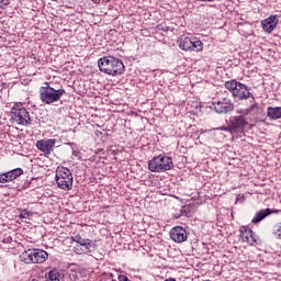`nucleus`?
<instances>
[{"label": "nucleus", "mask_w": 281, "mask_h": 281, "mask_svg": "<svg viewBox=\"0 0 281 281\" xmlns=\"http://www.w3.org/2000/svg\"><path fill=\"white\" fill-rule=\"evenodd\" d=\"M239 238L246 245H256V233L249 226H240L239 227Z\"/></svg>", "instance_id": "nucleus-12"}, {"label": "nucleus", "mask_w": 281, "mask_h": 281, "mask_svg": "<svg viewBox=\"0 0 281 281\" xmlns=\"http://www.w3.org/2000/svg\"><path fill=\"white\" fill-rule=\"evenodd\" d=\"M178 45L183 52H190V45H192L191 37L184 35L180 36L178 38Z\"/></svg>", "instance_id": "nucleus-16"}, {"label": "nucleus", "mask_w": 281, "mask_h": 281, "mask_svg": "<svg viewBox=\"0 0 281 281\" xmlns=\"http://www.w3.org/2000/svg\"><path fill=\"white\" fill-rule=\"evenodd\" d=\"M56 183L60 190L69 192L74 188V175L67 167L59 166L56 169Z\"/></svg>", "instance_id": "nucleus-4"}, {"label": "nucleus", "mask_w": 281, "mask_h": 281, "mask_svg": "<svg viewBox=\"0 0 281 281\" xmlns=\"http://www.w3.org/2000/svg\"><path fill=\"white\" fill-rule=\"evenodd\" d=\"M268 117H270V120H280L281 119V106L268 108Z\"/></svg>", "instance_id": "nucleus-18"}, {"label": "nucleus", "mask_w": 281, "mask_h": 281, "mask_svg": "<svg viewBox=\"0 0 281 281\" xmlns=\"http://www.w3.org/2000/svg\"><path fill=\"white\" fill-rule=\"evenodd\" d=\"M12 120L20 124L21 126H30L32 124V119L30 117V112L23 106V103H14L11 108Z\"/></svg>", "instance_id": "nucleus-7"}, {"label": "nucleus", "mask_w": 281, "mask_h": 281, "mask_svg": "<svg viewBox=\"0 0 281 281\" xmlns=\"http://www.w3.org/2000/svg\"><path fill=\"white\" fill-rule=\"evenodd\" d=\"M12 180L9 171L0 175V188H3V183H10Z\"/></svg>", "instance_id": "nucleus-20"}, {"label": "nucleus", "mask_w": 281, "mask_h": 281, "mask_svg": "<svg viewBox=\"0 0 281 281\" xmlns=\"http://www.w3.org/2000/svg\"><path fill=\"white\" fill-rule=\"evenodd\" d=\"M175 168V162L172 158L168 156H156L148 162V169L150 172H167V170H172Z\"/></svg>", "instance_id": "nucleus-5"}, {"label": "nucleus", "mask_w": 281, "mask_h": 281, "mask_svg": "<svg viewBox=\"0 0 281 281\" xmlns=\"http://www.w3.org/2000/svg\"><path fill=\"white\" fill-rule=\"evenodd\" d=\"M46 281H60V272L58 270H50Z\"/></svg>", "instance_id": "nucleus-19"}, {"label": "nucleus", "mask_w": 281, "mask_h": 281, "mask_svg": "<svg viewBox=\"0 0 281 281\" xmlns=\"http://www.w3.org/2000/svg\"><path fill=\"white\" fill-rule=\"evenodd\" d=\"M65 89H54L49 82H44V86L40 87V100L43 104L52 105L56 102H60V98L65 95Z\"/></svg>", "instance_id": "nucleus-2"}, {"label": "nucleus", "mask_w": 281, "mask_h": 281, "mask_svg": "<svg viewBox=\"0 0 281 281\" xmlns=\"http://www.w3.org/2000/svg\"><path fill=\"white\" fill-rule=\"evenodd\" d=\"M4 5H8V3H5L4 0H0V9H3Z\"/></svg>", "instance_id": "nucleus-25"}, {"label": "nucleus", "mask_w": 281, "mask_h": 281, "mask_svg": "<svg viewBox=\"0 0 281 281\" xmlns=\"http://www.w3.org/2000/svg\"><path fill=\"white\" fill-rule=\"evenodd\" d=\"M200 1H203V2H212L214 0H200Z\"/></svg>", "instance_id": "nucleus-28"}, {"label": "nucleus", "mask_w": 281, "mask_h": 281, "mask_svg": "<svg viewBox=\"0 0 281 281\" xmlns=\"http://www.w3.org/2000/svg\"><path fill=\"white\" fill-rule=\"evenodd\" d=\"M214 109L216 113H229V111H234V103L232 99H229V94H226L223 99L217 101L214 104Z\"/></svg>", "instance_id": "nucleus-11"}, {"label": "nucleus", "mask_w": 281, "mask_h": 281, "mask_svg": "<svg viewBox=\"0 0 281 281\" xmlns=\"http://www.w3.org/2000/svg\"><path fill=\"white\" fill-rule=\"evenodd\" d=\"M278 15H270L261 21V27L267 32V34H271V32L278 27Z\"/></svg>", "instance_id": "nucleus-14"}, {"label": "nucleus", "mask_w": 281, "mask_h": 281, "mask_svg": "<svg viewBox=\"0 0 281 281\" xmlns=\"http://www.w3.org/2000/svg\"><path fill=\"white\" fill-rule=\"evenodd\" d=\"M258 109V102L254 101V103L250 105V108L244 110V112H241L244 115H249V113H252L254 110Z\"/></svg>", "instance_id": "nucleus-22"}, {"label": "nucleus", "mask_w": 281, "mask_h": 281, "mask_svg": "<svg viewBox=\"0 0 281 281\" xmlns=\"http://www.w3.org/2000/svg\"><path fill=\"white\" fill-rule=\"evenodd\" d=\"M9 175L11 176V179L14 181L15 179H19L21 175H23V169L16 168L9 171Z\"/></svg>", "instance_id": "nucleus-21"}, {"label": "nucleus", "mask_w": 281, "mask_h": 281, "mask_svg": "<svg viewBox=\"0 0 281 281\" xmlns=\"http://www.w3.org/2000/svg\"><path fill=\"white\" fill-rule=\"evenodd\" d=\"M75 243L77 245L74 247L75 254L82 256V254H91L95 249V243L91 239H85L80 235L75 236Z\"/></svg>", "instance_id": "nucleus-8"}, {"label": "nucleus", "mask_w": 281, "mask_h": 281, "mask_svg": "<svg viewBox=\"0 0 281 281\" xmlns=\"http://www.w3.org/2000/svg\"><path fill=\"white\" fill-rule=\"evenodd\" d=\"M278 232H281V226H280V228L278 229ZM278 237L281 239V233L278 234Z\"/></svg>", "instance_id": "nucleus-27"}, {"label": "nucleus", "mask_w": 281, "mask_h": 281, "mask_svg": "<svg viewBox=\"0 0 281 281\" xmlns=\"http://www.w3.org/2000/svg\"><path fill=\"white\" fill-rule=\"evenodd\" d=\"M169 236L173 243H186L188 240V232L181 226H175L170 229Z\"/></svg>", "instance_id": "nucleus-13"}, {"label": "nucleus", "mask_w": 281, "mask_h": 281, "mask_svg": "<svg viewBox=\"0 0 281 281\" xmlns=\"http://www.w3.org/2000/svg\"><path fill=\"white\" fill-rule=\"evenodd\" d=\"M53 1H57V0H53Z\"/></svg>", "instance_id": "nucleus-29"}, {"label": "nucleus", "mask_w": 281, "mask_h": 281, "mask_svg": "<svg viewBox=\"0 0 281 281\" xmlns=\"http://www.w3.org/2000/svg\"><path fill=\"white\" fill-rule=\"evenodd\" d=\"M189 52H203V42L199 37H191V45Z\"/></svg>", "instance_id": "nucleus-17"}, {"label": "nucleus", "mask_w": 281, "mask_h": 281, "mask_svg": "<svg viewBox=\"0 0 281 281\" xmlns=\"http://www.w3.org/2000/svg\"><path fill=\"white\" fill-rule=\"evenodd\" d=\"M54 146H56V138L40 139L36 142L37 150H41L45 157H48L54 153Z\"/></svg>", "instance_id": "nucleus-10"}, {"label": "nucleus", "mask_w": 281, "mask_h": 281, "mask_svg": "<svg viewBox=\"0 0 281 281\" xmlns=\"http://www.w3.org/2000/svg\"><path fill=\"white\" fill-rule=\"evenodd\" d=\"M157 27H158V30H162L164 32H168V27L161 29V25H158Z\"/></svg>", "instance_id": "nucleus-26"}, {"label": "nucleus", "mask_w": 281, "mask_h": 281, "mask_svg": "<svg viewBox=\"0 0 281 281\" xmlns=\"http://www.w3.org/2000/svg\"><path fill=\"white\" fill-rule=\"evenodd\" d=\"M27 216H30V212H27L26 210L22 211L20 214V218H27Z\"/></svg>", "instance_id": "nucleus-24"}, {"label": "nucleus", "mask_w": 281, "mask_h": 281, "mask_svg": "<svg viewBox=\"0 0 281 281\" xmlns=\"http://www.w3.org/2000/svg\"><path fill=\"white\" fill-rule=\"evenodd\" d=\"M224 86L232 93L233 98H237V100H249L251 95L249 88L245 83L236 81V79L225 81Z\"/></svg>", "instance_id": "nucleus-3"}, {"label": "nucleus", "mask_w": 281, "mask_h": 281, "mask_svg": "<svg viewBox=\"0 0 281 281\" xmlns=\"http://www.w3.org/2000/svg\"><path fill=\"white\" fill-rule=\"evenodd\" d=\"M231 131L232 135H239L245 133V128L249 126V122L245 119V115H236L231 117Z\"/></svg>", "instance_id": "nucleus-9"}, {"label": "nucleus", "mask_w": 281, "mask_h": 281, "mask_svg": "<svg viewBox=\"0 0 281 281\" xmlns=\"http://www.w3.org/2000/svg\"><path fill=\"white\" fill-rule=\"evenodd\" d=\"M278 210H271V209H265L260 210L259 212L256 213L255 217L251 220V223L258 224L260 221H265L267 216L270 214H277Z\"/></svg>", "instance_id": "nucleus-15"}, {"label": "nucleus", "mask_w": 281, "mask_h": 281, "mask_svg": "<svg viewBox=\"0 0 281 281\" xmlns=\"http://www.w3.org/2000/svg\"><path fill=\"white\" fill-rule=\"evenodd\" d=\"M100 71L108 76H122L124 74V63L113 56L101 57L98 60Z\"/></svg>", "instance_id": "nucleus-1"}, {"label": "nucleus", "mask_w": 281, "mask_h": 281, "mask_svg": "<svg viewBox=\"0 0 281 281\" xmlns=\"http://www.w3.org/2000/svg\"><path fill=\"white\" fill-rule=\"evenodd\" d=\"M221 131H226L227 133H231L232 135V123H228V126H222L221 127Z\"/></svg>", "instance_id": "nucleus-23"}, {"label": "nucleus", "mask_w": 281, "mask_h": 281, "mask_svg": "<svg viewBox=\"0 0 281 281\" xmlns=\"http://www.w3.org/2000/svg\"><path fill=\"white\" fill-rule=\"evenodd\" d=\"M21 261L25 265H43L49 258V255L45 250L29 249L21 255Z\"/></svg>", "instance_id": "nucleus-6"}]
</instances>
